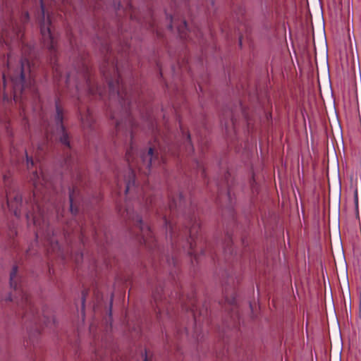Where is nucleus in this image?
I'll return each instance as SVG.
<instances>
[{
    "label": "nucleus",
    "instance_id": "obj_36",
    "mask_svg": "<svg viewBox=\"0 0 361 361\" xmlns=\"http://www.w3.org/2000/svg\"><path fill=\"white\" fill-rule=\"evenodd\" d=\"M4 126H5L6 130H7V132H8V125L7 123H5Z\"/></svg>",
    "mask_w": 361,
    "mask_h": 361
},
{
    "label": "nucleus",
    "instance_id": "obj_1",
    "mask_svg": "<svg viewBox=\"0 0 361 361\" xmlns=\"http://www.w3.org/2000/svg\"><path fill=\"white\" fill-rule=\"evenodd\" d=\"M98 42L101 45V51L104 55V61L100 69L108 82L111 97L117 96L121 106V111L114 112L111 118L115 120L117 136L123 135L130 141V148L127 149L126 158L129 166L128 175L123 179L117 177L116 187L118 195L123 190L125 194L140 198L142 195L145 200L142 190L135 184V170L145 176L150 173L152 169L166 162V152L163 144L159 143V149L149 147L147 150H138L133 142V134L136 125L130 110L135 101V93L132 87H129L124 83L122 78L123 63L119 60L128 56L130 47L127 43L121 44L117 56L115 55L112 47L107 40H102L98 37Z\"/></svg>",
    "mask_w": 361,
    "mask_h": 361
},
{
    "label": "nucleus",
    "instance_id": "obj_3",
    "mask_svg": "<svg viewBox=\"0 0 361 361\" xmlns=\"http://www.w3.org/2000/svg\"><path fill=\"white\" fill-rule=\"evenodd\" d=\"M184 204V198L181 193L176 197L171 195L170 197L169 208L166 209V213L163 214V220L166 226L167 236H169L171 240L172 246L176 249H179L180 240H184V245H181L184 250H187L188 255H194L196 257L195 247L196 246V239L197 234L200 230V224L195 217H190L189 224L190 226L185 227L183 231L176 233L177 228L174 226L171 215L174 214L176 210Z\"/></svg>",
    "mask_w": 361,
    "mask_h": 361
},
{
    "label": "nucleus",
    "instance_id": "obj_8",
    "mask_svg": "<svg viewBox=\"0 0 361 361\" xmlns=\"http://www.w3.org/2000/svg\"><path fill=\"white\" fill-rule=\"evenodd\" d=\"M7 206L13 214L19 217L21 214L22 197L18 192L8 191L6 193Z\"/></svg>",
    "mask_w": 361,
    "mask_h": 361
},
{
    "label": "nucleus",
    "instance_id": "obj_7",
    "mask_svg": "<svg viewBox=\"0 0 361 361\" xmlns=\"http://www.w3.org/2000/svg\"><path fill=\"white\" fill-rule=\"evenodd\" d=\"M63 110L60 105L59 99L56 101V115H55V122H56V129L52 131L50 130L48 126L43 124V132L46 136L47 141L49 140L52 141L54 138L55 140L59 139L61 143L67 149H70V142L68 135L63 125Z\"/></svg>",
    "mask_w": 361,
    "mask_h": 361
},
{
    "label": "nucleus",
    "instance_id": "obj_17",
    "mask_svg": "<svg viewBox=\"0 0 361 361\" xmlns=\"http://www.w3.org/2000/svg\"><path fill=\"white\" fill-rule=\"evenodd\" d=\"M185 142L184 143L185 149L187 152H190L193 151V147L190 142V134L187 133L185 135Z\"/></svg>",
    "mask_w": 361,
    "mask_h": 361
},
{
    "label": "nucleus",
    "instance_id": "obj_6",
    "mask_svg": "<svg viewBox=\"0 0 361 361\" xmlns=\"http://www.w3.org/2000/svg\"><path fill=\"white\" fill-rule=\"evenodd\" d=\"M119 212L124 219L133 225V229L135 231H133V232L136 233V235H138L139 233V241L140 243L145 244L151 250H153L157 247V241L150 227L143 223L142 218L139 214H135L133 209L130 207L127 201L123 211H122L121 209H119Z\"/></svg>",
    "mask_w": 361,
    "mask_h": 361
},
{
    "label": "nucleus",
    "instance_id": "obj_4",
    "mask_svg": "<svg viewBox=\"0 0 361 361\" xmlns=\"http://www.w3.org/2000/svg\"><path fill=\"white\" fill-rule=\"evenodd\" d=\"M53 73L59 86L64 85L69 88L73 80L78 92L84 87L85 90L91 95L99 94L102 97L104 94V89L94 82L92 78L91 69L85 61H82L74 73H69L66 76L62 75L61 67L55 64L53 66Z\"/></svg>",
    "mask_w": 361,
    "mask_h": 361
},
{
    "label": "nucleus",
    "instance_id": "obj_27",
    "mask_svg": "<svg viewBox=\"0 0 361 361\" xmlns=\"http://www.w3.org/2000/svg\"><path fill=\"white\" fill-rule=\"evenodd\" d=\"M3 178H4V183L5 185H6L8 184V176L7 174H4L3 175Z\"/></svg>",
    "mask_w": 361,
    "mask_h": 361
},
{
    "label": "nucleus",
    "instance_id": "obj_18",
    "mask_svg": "<svg viewBox=\"0 0 361 361\" xmlns=\"http://www.w3.org/2000/svg\"><path fill=\"white\" fill-rule=\"evenodd\" d=\"M25 152V155H26L27 168L28 171H31L35 166V162H34L33 158L32 156L30 157L26 151Z\"/></svg>",
    "mask_w": 361,
    "mask_h": 361
},
{
    "label": "nucleus",
    "instance_id": "obj_24",
    "mask_svg": "<svg viewBox=\"0 0 361 361\" xmlns=\"http://www.w3.org/2000/svg\"><path fill=\"white\" fill-rule=\"evenodd\" d=\"M226 300L232 307V308L235 307V299L234 298H226Z\"/></svg>",
    "mask_w": 361,
    "mask_h": 361
},
{
    "label": "nucleus",
    "instance_id": "obj_19",
    "mask_svg": "<svg viewBox=\"0 0 361 361\" xmlns=\"http://www.w3.org/2000/svg\"><path fill=\"white\" fill-rule=\"evenodd\" d=\"M234 128H235V127H234V122H233V118L231 119V121L229 123H225V130L228 135L231 133V130L233 129V130H235Z\"/></svg>",
    "mask_w": 361,
    "mask_h": 361
},
{
    "label": "nucleus",
    "instance_id": "obj_25",
    "mask_svg": "<svg viewBox=\"0 0 361 361\" xmlns=\"http://www.w3.org/2000/svg\"><path fill=\"white\" fill-rule=\"evenodd\" d=\"M225 252H229L230 254H232V249H231V240L229 239V240L228 241L227 244H226V248H225Z\"/></svg>",
    "mask_w": 361,
    "mask_h": 361
},
{
    "label": "nucleus",
    "instance_id": "obj_32",
    "mask_svg": "<svg viewBox=\"0 0 361 361\" xmlns=\"http://www.w3.org/2000/svg\"><path fill=\"white\" fill-rule=\"evenodd\" d=\"M197 341L199 340V335L197 334V331L195 329L194 336H193Z\"/></svg>",
    "mask_w": 361,
    "mask_h": 361
},
{
    "label": "nucleus",
    "instance_id": "obj_30",
    "mask_svg": "<svg viewBox=\"0 0 361 361\" xmlns=\"http://www.w3.org/2000/svg\"><path fill=\"white\" fill-rule=\"evenodd\" d=\"M152 198H150L149 200H148L147 198L146 199V201H145V204H146V207H148V204H152Z\"/></svg>",
    "mask_w": 361,
    "mask_h": 361
},
{
    "label": "nucleus",
    "instance_id": "obj_38",
    "mask_svg": "<svg viewBox=\"0 0 361 361\" xmlns=\"http://www.w3.org/2000/svg\"><path fill=\"white\" fill-rule=\"evenodd\" d=\"M3 299V296L1 295V293L0 292V300Z\"/></svg>",
    "mask_w": 361,
    "mask_h": 361
},
{
    "label": "nucleus",
    "instance_id": "obj_10",
    "mask_svg": "<svg viewBox=\"0 0 361 361\" xmlns=\"http://www.w3.org/2000/svg\"><path fill=\"white\" fill-rule=\"evenodd\" d=\"M230 176V173L227 171L224 176V179L221 180H217L216 182L217 190H218V199L219 200L221 198L223 195L229 197L230 196V190L227 189L228 185V177Z\"/></svg>",
    "mask_w": 361,
    "mask_h": 361
},
{
    "label": "nucleus",
    "instance_id": "obj_2",
    "mask_svg": "<svg viewBox=\"0 0 361 361\" xmlns=\"http://www.w3.org/2000/svg\"><path fill=\"white\" fill-rule=\"evenodd\" d=\"M30 181L34 186L33 196L35 205L32 206L33 212L26 214L27 219L31 216L33 224L37 228L36 231V238L44 235L46 245H49L48 250L61 255V246L59 244L58 239L54 235H50V229L47 226V216L44 214V209L37 202V198L39 195H42L45 199V194L53 188L52 182L47 178V176L40 168V173L37 170H32L30 177Z\"/></svg>",
    "mask_w": 361,
    "mask_h": 361
},
{
    "label": "nucleus",
    "instance_id": "obj_23",
    "mask_svg": "<svg viewBox=\"0 0 361 361\" xmlns=\"http://www.w3.org/2000/svg\"><path fill=\"white\" fill-rule=\"evenodd\" d=\"M153 298L156 302H157L159 300H161V293L158 290H156L153 292Z\"/></svg>",
    "mask_w": 361,
    "mask_h": 361
},
{
    "label": "nucleus",
    "instance_id": "obj_28",
    "mask_svg": "<svg viewBox=\"0 0 361 361\" xmlns=\"http://www.w3.org/2000/svg\"><path fill=\"white\" fill-rule=\"evenodd\" d=\"M355 202L356 207L357 208L358 200H357V190H355Z\"/></svg>",
    "mask_w": 361,
    "mask_h": 361
},
{
    "label": "nucleus",
    "instance_id": "obj_20",
    "mask_svg": "<svg viewBox=\"0 0 361 361\" xmlns=\"http://www.w3.org/2000/svg\"><path fill=\"white\" fill-rule=\"evenodd\" d=\"M87 295V291L85 290H83L82 293V317L85 316V299H86Z\"/></svg>",
    "mask_w": 361,
    "mask_h": 361
},
{
    "label": "nucleus",
    "instance_id": "obj_5",
    "mask_svg": "<svg viewBox=\"0 0 361 361\" xmlns=\"http://www.w3.org/2000/svg\"><path fill=\"white\" fill-rule=\"evenodd\" d=\"M18 267H13L10 274V285L14 290V296L11 294L5 300H15L18 305L24 311V317L30 319L35 324L43 322L46 326H49L51 322L53 324L55 323L54 318L49 319L43 312V318L39 315V312L37 310L35 305L32 304L23 280L17 275Z\"/></svg>",
    "mask_w": 361,
    "mask_h": 361
},
{
    "label": "nucleus",
    "instance_id": "obj_34",
    "mask_svg": "<svg viewBox=\"0 0 361 361\" xmlns=\"http://www.w3.org/2000/svg\"><path fill=\"white\" fill-rule=\"evenodd\" d=\"M169 264H171V262H170V261H169ZM171 263L173 264V266H176V265L177 262H176V260H175L174 259H171Z\"/></svg>",
    "mask_w": 361,
    "mask_h": 361
},
{
    "label": "nucleus",
    "instance_id": "obj_15",
    "mask_svg": "<svg viewBox=\"0 0 361 361\" xmlns=\"http://www.w3.org/2000/svg\"><path fill=\"white\" fill-rule=\"evenodd\" d=\"M39 331L38 330V329H35V331H30L29 332V336H28V340L27 341V344L28 343H32L33 345H35V342L37 340V338L39 335Z\"/></svg>",
    "mask_w": 361,
    "mask_h": 361
},
{
    "label": "nucleus",
    "instance_id": "obj_31",
    "mask_svg": "<svg viewBox=\"0 0 361 361\" xmlns=\"http://www.w3.org/2000/svg\"><path fill=\"white\" fill-rule=\"evenodd\" d=\"M174 25H175L174 19L173 18H171V25H169V28L172 29Z\"/></svg>",
    "mask_w": 361,
    "mask_h": 361
},
{
    "label": "nucleus",
    "instance_id": "obj_22",
    "mask_svg": "<svg viewBox=\"0 0 361 361\" xmlns=\"http://www.w3.org/2000/svg\"><path fill=\"white\" fill-rule=\"evenodd\" d=\"M250 186L252 187V190L253 192H258V186H257V184L255 183V179L254 177H253V180L252 181L250 180Z\"/></svg>",
    "mask_w": 361,
    "mask_h": 361
},
{
    "label": "nucleus",
    "instance_id": "obj_21",
    "mask_svg": "<svg viewBox=\"0 0 361 361\" xmlns=\"http://www.w3.org/2000/svg\"><path fill=\"white\" fill-rule=\"evenodd\" d=\"M196 166H197V168L200 171L202 176L204 178H205V176H206L205 169H204V167L203 166V164L202 162L197 161L196 162Z\"/></svg>",
    "mask_w": 361,
    "mask_h": 361
},
{
    "label": "nucleus",
    "instance_id": "obj_11",
    "mask_svg": "<svg viewBox=\"0 0 361 361\" xmlns=\"http://www.w3.org/2000/svg\"><path fill=\"white\" fill-rule=\"evenodd\" d=\"M78 111L80 115L82 127L84 128H92L94 123V119L89 109H87V111L85 113H82L80 106L78 107Z\"/></svg>",
    "mask_w": 361,
    "mask_h": 361
},
{
    "label": "nucleus",
    "instance_id": "obj_13",
    "mask_svg": "<svg viewBox=\"0 0 361 361\" xmlns=\"http://www.w3.org/2000/svg\"><path fill=\"white\" fill-rule=\"evenodd\" d=\"M163 145L164 147L166 148V155L171 154L173 156H176L177 154L176 149L180 148V146L176 147L175 145L169 143L167 139L163 140Z\"/></svg>",
    "mask_w": 361,
    "mask_h": 361
},
{
    "label": "nucleus",
    "instance_id": "obj_37",
    "mask_svg": "<svg viewBox=\"0 0 361 361\" xmlns=\"http://www.w3.org/2000/svg\"><path fill=\"white\" fill-rule=\"evenodd\" d=\"M194 319H195V324L197 325V319L195 316H194Z\"/></svg>",
    "mask_w": 361,
    "mask_h": 361
},
{
    "label": "nucleus",
    "instance_id": "obj_12",
    "mask_svg": "<svg viewBox=\"0 0 361 361\" xmlns=\"http://www.w3.org/2000/svg\"><path fill=\"white\" fill-rule=\"evenodd\" d=\"M177 30L181 38L185 39L190 38V35L188 34V25L185 20H183L182 23L177 26Z\"/></svg>",
    "mask_w": 361,
    "mask_h": 361
},
{
    "label": "nucleus",
    "instance_id": "obj_26",
    "mask_svg": "<svg viewBox=\"0 0 361 361\" xmlns=\"http://www.w3.org/2000/svg\"><path fill=\"white\" fill-rule=\"evenodd\" d=\"M71 162H72L71 157V156L67 157V158H66V160H65V164H66L68 166H71Z\"/></svg>",
    "mask_w": 361,
    "mask_h": 361
},
{
    "label": "nucleus",
    "instance_id": "obj_14",
    "mask_svg": "<svg viewBox=\"0 0 361 361\" xmlns=\"http://www.w3.org/2000/svg\"><path fill=\"white\" fill-rule=\"evenodd\" d=\"M108 354L109 352H105V355L103 356L100 352H97L94 355L96 361H118L117 360V357H115L116 360H114V356L111 355V357H109Z\"/></svg>",
    "mask_w": 361,
    "mask_h": 361
},
{
    "label": "nucleus",
    "instance_id": "obj_33",
    "mask_svg": "<svg viewBox=\"0 0 361 361\" xmlns=\"http://www.w3.org/2000/svg\"><path fill=\"white\" fill-rule=\"evenodd\" d=\"M143 361H149L148 357H147V352L146 350L145 351V357H144Z\"/></svg>",
    "mask_w": 361,
    "mask_h": 361
},
{
    "label": "nucleus",
    "instance_id": "obj_16",
    "mask_svg": "<svg viewBox=\"0 0 361 361\" xmlns=\"http://www.w3.org/2000/svg\"><path fill=\"white\" fill-rule=\"evenodd\" d=\"M45 149V146L44 144H42L38 146L37 151L35 154V159L37 161H40L42 154L44 152Z\"/></svg>",
    "mask_w": 361,
    "mask_h": 361
},
{
    "label": "nucleus",
    "instance_id": "obj_39",
    "mask_svg": "<svg viewBox=\"0 0 361 361\" xmlns=\"http://www.w3.org/2000/svg\"><path fill=\"white\" fill-rule=\"evenodd\" d=\"M53 1H54V4H56V0H53Z\"/></svg>",
    "mask_w": 361,
    "mask_h": 361
},
{
    "label": "nucleus",
    "instance_id": "obj_35",
    "mask_svg": "<svg viewBox=\"0 0 361 361\" xmlns=\"http://www.w3.org/2000/svg\"><path fill=\"white\" fill-rule=\"evenodd\" d=\"M69 40H70L71 45L73 46V39L72 38H70Z\"/></svg>",
    "mask_w": 361,
    "mask_h": 361
},
{
    "label": "nucleus",
    "instance_id": "obj_29",
    "mask_svg": "<svg viewBox=\"0 0 361 361\" xmlns=\"http://www.w3.org/2000/svg\"><path fill=\"white\" fill-rule=\"evenodd\" d=\"M80 231H81L82 238H83L85 236V235H86L85 228L82 226L81 228H80Z\"/></svg>",
    "mask_w": 361,
    "mask_h": 361
},
{
    "label": "nucleus",
    "instance_id": "obj_9",
    "mask_svg": "<svg viewBox=\"0 0 361 361\" xmlns=\"http://www.w3.org/2000/svg\"><path fill=\"white\" fill-rule=\"evenodd\" d=\"M79 181L81 182L80 175L78 176ZM80 183L76 182L72 187L69 188V200L70 209L73 214H76L78 211V202L80 197Z\"/></svg>",
    "mask_w": 361,
    "mask_h": 361
}]
</instances>
